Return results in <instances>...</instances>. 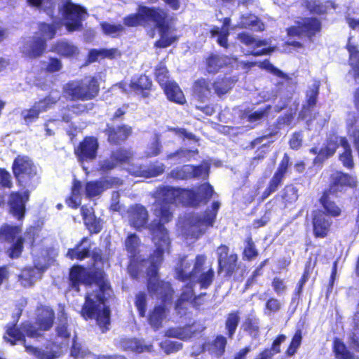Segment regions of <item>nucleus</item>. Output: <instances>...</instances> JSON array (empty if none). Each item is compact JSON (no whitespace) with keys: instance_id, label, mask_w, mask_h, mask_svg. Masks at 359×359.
<instances>
[{"instance_id":"obj_1","label":"nucleus","mask_w":359,"mask_h":359,"mask_svg":"<svg viewBox=\"0 0 359 359\" xmlns=\"http://www.w3.org/2000/svg\"><path fill=\"white\" fill-rule=\"evenodd\" d=\"M214 194L212 186L203 183L196 188L186 189L170 186H160L155 191L154 215L158 220L152 221L148 226L151 239L155 249L160 248L169 253L171 241L169 232L165 226L172 219L171 204H181L184 207L198 208L206 205Z\"/></svg>"},{"instance_id":"obj_52","label":"nucleus","mask_w":359,"mask_h":359,"mask_svg":"<svg viewBox=\"0 0 359 359\" xmlns=\"http://www.w3.org/2000/svg\"><path fill=\"white\" fill-rule=\"evenodd\" d=\"M298 197V189L293 184H287L283 188L281 198L285 206L296 202Z\"/></svg>"},{"instance_id":"obj_40","label":"nucleus","mask_w":359,"mask_h":359,"mask_svg":"<svg viewBox=\"0 0 359 359\" xmlns=\"http://www.w3.org/2000/svg\"><path fill=\"white\" fill-rule=\"evenodd\" d=\"M242 327L254 339H257L259 336V319L255 316H246L243 322Z\"/></svg>"},{"instance_id":"obj_51","label":"nucleus","mask_w":359,"mask_h":359,"mask_svg":"<svg viewBox=\"0 0 359 359\" xmlns=\"http://www.w3.org/2000/svg\"><path fill=\"white\" fill-rule=\"evenodd\" d=\"M302 330L298 328L295 330L291 341L285 350V354L287 357L293 356L298 351L302 342Z\"/></svg>"},{"instance_id":"obj_11","label":"nucleus","mask_w":359,"mask_h":359,"mask_svg":"<svg viewBox=\"0 0 359 359\" xmlns=\"http://www.w3.org/2000/svg\"><path fill=\"white\" fill-rule=\"evenodd\" d=\"M88 241V237H83L74 248H69L68 250L67 253V257L72 260L78 259L80 261L91 257L93 260V266H95L99 263L102 265L105 264L109 265V259L108 256L105 255L101 249L95 248L91 253L90 245L80 249L83 243L87 242Z\"/></svg>"},{"instance_id":"obj_37","label":"nucleus","mask_w":359,"mask_h":359,"mask_svg":"<svg viewBox=\"0 0 359 359\" xmlns=\"http://www.w3.org/2000/svg\"><path fill=\"white\" fill-rule=\"evenodd\" d=\"M166 308L165 305H156L149 313L147 320L148 323L157 330L162 326V322L165 316Z\"/></svg>"},{"instance_id":"obj_58","label":"nucleus","mask_w":359,"mask_h":359,"mask_svg":"<svg viewBox=\"0 0 359 359\" xmlns=\"http://www.w3.org/2000/svg\"><path fill=\"white\" fill-rule=\"evenodd\" d=\"M214 278L215 271L210 266L206 271L201 272L197 282L200 284L201 288L206 289L212 283Z\"/></svg>"},{"instance_id":"obj_57","label":"nucleus","mask_w":359,"mask_h":359,"mask_svg":"<svg viewBox=\"0 0 359 359\" xmlns=\"http://www.w3.org/2000/svg\"><path fill=\"white\" fill-rule=\"evenodd\" d=\"M101 28L104 34L112 37H117L124 31V27L121 24H111L107 22L101 23Z\"/></svg>"},{"instance_id":"obj_7","label":"nucleus","mask_w":359,"mask_h":359,"mask_svg":"<svg viewBox=\"0 0 359 359\" xmlns=\"http://www.w3.org/2000/svg\"><path fill=\"white\" fill-rule=\"evenodd\" d=\"M11 168L18 187L25 189H35L39 177L35 165L28 156H17Z\"/></svg>"},{"instance_id":"obj_10","label":"nucleus","mask_w":359,"mask_h":359,"mask_svg":"<svg viewBox=\"0 0 359 359\" xmlns=\"http://www.w3.org/2000/svg\"><path fill=\"white\" fill-rule=\"evenodd\" d=\"M61 4L59 11L67 20L65 27L72 32L82 28V20L86 14V10L83 6L72 2V0H58Z\"/></svg>"},{"instance_id":"obj_61","label":"nucleus","mask_w":359,"mask_h":359,"mask_svg":"<svg viewBox=\"0 0 359 359\" xmlns=\"http://www.w3.org/2000/svg\"><path fill=\"white\" fill-rule=\"evenodd\" d=\"M90 354L88 349L82 347L80 343L74 339L70 348V355L75 359H83Z\"/></svg>"},{"instance_id":"obj_2","label":"nucleus","mask_w":359,"mask_h":359,"mask_svg":"<svg viewBox=\"0 0 359 359\" xmlns=\"http://www.w3.org/2000/svg\"><path fill=\"white\" fill-rule=\"evenodd\" d=\"M68 288L76 292L81 291V285H97V289L88 292L80 310L81 316L86 320H95L102 333L110 329L111 309L106 305L113 292L108 276L103 268L88 269L83 265L72 266L69 272Z\"/></svg>"},{"instance_id":"obj_24","label":"nucleus","mask_w":359,"mask_h":359,"mask_svg":"<svg viewBox=\"0 0 359 359\" xmlns=\"http://www.w3.org/2000/svg\"><path fill=\"white\" fill-rule=\"evenodd\" d=\"M191 95L194 100L201 103L209 100L213 95L211 80L204 77L194 80L191 87Z\"/></svg>"},{"instance_id":"obj_29","label":"nucleus","mask_w":359,"mask_h":359,"mask_svg":"<svg viewBox=\"0 0 359 359\" xmlns=\"http://www.w3.org/2000/svg\"><path fill=\"white\" fill-rule=\"evenodd\" d=\"M189 282L182 286V292L175 302V309L178 314L186 315L188 310L187 303H190L194 297L195 282Z\"/></svg>"},{"instance_id":"obj_59","label":"nucleus","mask_w":359,"mask_h":359,"mask_svg":"<svg viewBox=\"0 0 359 359\" xmlns=\"http://www.w3.org/2000/svg\"><path fill=\"white\" fill-rule=\"evenodd\" d=\"M259 67L267 70L278 78L285 79L286 81H289L290 79V76L287 74L284 73L283 71L275 67L270 62L269 60H264L259 64Z\"/></svg>"},{"instance_id":"obj_62","label":"nucleus","mask_w":359,"mask_h":359,"mask_svg":"<svg viewBox=\"0 0 359 359\" xmlns=\"http://www.w3.org/2000/svg\"><path fill=\"white\" fill-rule=\"evenodd\" d=\"M287 339V337L284 334H279L276 337L273 339L271 347L264 348V349L269 353L272 357L275 355L280 353L281 351L280 345L283 342H284Z\"/></svg>"},{"instance_id":"obj_48","label":"nucleus","mask_w":359,"mask_h":359,"mask_svg":"<svg viewBox=\"0 0 359 359\" xmlns=\"http://www.w3.org/2000/svg\"><path fill=\"white\" fill-rule=\"evenodd\" d=\"M244 243L245 246L242 252L243 259L252 261L259 255V252L251 235L245 239Z\"/></svg>"},{"instance_id":"obj_45","label":"nucleus","mask_w":359,"mask_h":359,"mask_svg":"<svg viewBox=\"0 0 359 359\" xmlns=\"http://www.w3.org/2000/svg\"><path fill=\"white\" fill-rule=\"evenodd\" d=\"M227 344V340L223 335L219 334L212 340L211 343L208 344V351L210 354L217 357L222 356L224 352Z\"/></svg>"},{"instance_id":"obj_27","label":"nucleus","mask_w":359,"mask_h":359,"mask_svg":"<svg viewBox=\"0 0 359 359\" xmlns=\"http://www.w3.org/2000/svg\"><path fill=\"white\" fill-rule=\"evenodd\" d=\"M46 40L41 36H33L24 46L22 54L28 59H36L46 52Z\"/></svg>"},{"instance_id":"obj_63","label":"nucleus","mask_w":359,"mask_h":359,"mask_svg":"<svg viewBox=\"0 0 359 359\" xmlns=\"http://www.w3.org/2000/svg\"><path fill=\"white\" fill-rule=\"evenodd\" d=\"M348 53V64L354 69H359V50L355 45L348 43L346 46Z\"/></svg>"},{"instance_id":"obj_49","label":"nucleus","mask_w":359,"mask_h":359,"mask_svg":"<svg viewBox=\"0 0 359 359\" xmlns=\"http://www.w3.org/2000/svg\"><path fill=\"white\" fill-rule=\"evenodd\" d=\"M305 8L312 14L323 15L327 13V6L319 0H304Z\"/></svg>"},{"instance_id":"obj_60","label":"nucleus","mask_w":359,"mask_h":359,"mask_svg":"<svg viewBox=\"0 0 359 359\" xmlns=\"http://www.w3.org/2000/svg\"><path fill=\"white\" fill-rule=\"evenodd\" d=\"M109 156L118 165L119 164L128 162L130 158V154L128 150L125 149L118 148L114 151H112Z\"/></svg>"},{"instance_id":"obj_21","label":"nucleus","mask_w":359,"mask_h":359,"mask_svg":"<svg viewBox=\"0 0 359 359\" xmlns=\"http://www.w3.org/2000/svg\"><path fill=\"white\" fill-rule=\"evenodd\" d=\"M107 142L115 146H118L125 142L133 134V128L126 123L114 126L107 123L104 130Z\"/></svg>"},{"instance_id":"obj_25","label":"nucleus","mask_w":359,"mask_h":359,"mask_svg":"<svg viewBox=\"0 0 359 359\" xmlns=\"http://www.w3.org/2000/svg\"><path fill=\"white\" fill-rule=\"evenodd\" d=\"M220 207L219 201H214L211 205V209H206L203 217L192 215L188 219V224L190 227H200L205 226L212 227L216 220L217 215Z\"/></svg>"},{"instance_id":"obj_44","label":"nucleus","mask_w":359,"mask_h":359,"mask_svg":"<svg viewBox=\"0 0 359 359\" xmlns=\"http://www.w3.org/2000/svg\"><path fill=\"white\" fill-rule=\"evenodd\" d=\"M341 147L344 151L339 154V159L345 168L352 169L354 167L352 150L346 137L342 138Z\"/></svg>"},{"instance_id":"obj_41","label":"nucleus","mask_w":359,"mask_h":359,"mask_svg":"<svg viewBox=\"0 0 359 359\" xmlns=\"http://www.w3.org/2000/svg\"><path fill=\"white\" fill-rule=\"evenodd\" d=\"M140 245L141 240L135 233H129L125 239V249L133 259L139 254Z\"/></svg>"},{"instance_id":"obj_31","label":"nucleus","mask_w":359,"mask_h":359,"mask_svg":"<svg viewBox=\"0 0 359 359\" xmlns=\"http://www.w3.org/2000/svg\"><path fill=\"white\" fill-rule=\"evenodd\" d=\"M119 345L121 350L132 351L135 353L151 352L153 351L152 344H144L142 339L136 337L123 338L119 341Z\"/></svg>"},{"instance_id":"obj_9","label":"nucleus","mask_w":359,"mask_h":359,"mask_svg":"<svg viewBox=\"0 0 359 359\" xmlns=\"http://www.w3.org/2000/svg\"><path fill=\"white\" fill-rule=\"evenodd\" d=\"M55 312L48 306H41L38 309L35 324L27 322L26 330L32 339H39L44 336V332L49 331L54 325Z\"/></svg>"},{"instance_id":"obj_14","label":"nucleus","mask_w":359,"mask_h":359,"mask_svg":"<svg viewBox=\"0 0 359 359\" xmlns=\"http://www.w3.org/2000/svg\"><path fill=\"white\" fill-rule=\"evenodd\" d=\"M99 142L96 137L85 136L78 145L74 147V152L79 162H89L97 156Z\"/></svg>"},{"instance_id":"obj_64","label":"nucleus","mask_w":359,"mask_h":359,"mask_svg":"<svg viewBox=\"0 0 359 359\" xmlns=\"http://www.w3.org/2000/svg\"><path fill=\"white\" fill-rule=\"evenodd\" d=\"M189 165H184L181 167L172 169L169 176L175 180H187L190 179L189 175Z\"/></svg>"},{"instance_id":"obj_8","label":"nucleus","mask_w":359,"mask_h":359,"mask_svg":"<svg viewBox=\"0 0 359 359\" xmlns=\"http://www.w3.org/2000/svg\"><path fill=\"white\" fill-rule=\"evenodd\" d=\"M321 20L314 16L303 17L286 29L287 36L291 38L305 39L309 41L320 35L322 32Z\"/></svg>"},{"instance_id":"obj_38","label":"nucleus","mask_w":359,"mask_h":359,"mask_svg":"<svg viewBox=\"0 0 359 359\" xmlns=\"http://www.w3.org/2000/svg\"><path fill=\"white\" fill-rule=\"evenodd\" d=\"M52 51L61 57H73L78 54L77 48L67 41H56L51 47Z\"/></svg>"},{"instance_id":"obj_3","label":"nucleus","mask_w":359,"mask_h":359,"mask_svg":"<svg viewBox=\"0 0 359 359\" xmlns=\"http://www.w3.org/2000/svg\"><path fill=\"white\" fill-rule=\"evenodd\" d=\"M123 24L127 27H145L152 24L160 34L159 39L154 43L156 48H167L178 40L177 36H167L170 27V17L160 7L140 5L137 13L124 17Z\"/></svg>"},{"instance_id":"obj_4","label":"nucleus","mask_w":359,"mask_h":359,"mask_svg":"<svg viewBox=\"0 0 359 359\" xmlns=\"http://www.w3.org/2000/svg\"><path fill=\"white\" fill-rule=\"evenodd\" d=\"M165 252L160 248L154 249L148 257L149 265L146 271L148 292L151 295H158L161 303L165 306V304L172 302L174 294L171 283L169 281L161 280L158 275V271L163 262Z\"/></svg>"},{"instance_id":"obj_47","label":"nucleus","mask_w":359,"mask_h":359,"mask_svg":"<svg viewBox=\"0 0 359 359\" xmlns=\"http://www.w3.org/2000/svg\"><path fill=\"white\" fill-rule=\"evenodd\" d=\"M315 267V263L312 264L311 259L309 258L305 263L304 271L302 274L300 279L299 280L296 287L294 293L296 295L299 296L304 289V286L305 283L309 280L311 273H312L313 268Z\"/></svg>"},{"instance_id":"obj_33","label":"nucleus","mask_w":359,"mask_h":359,"mask_svg":"<svg viewBox=\"0 0 359 359\" xmlns=\"http://www.w3.org/2000/svg\"><path fill=\"white\" fill-rule=\"evenodd\" d=\"M161 88L169 101L182 105L186 103L184 93L176 81H170Z\"/></svg>"},{"instance_id":"obj_18","label":"nucleus","mask_w":359,"mask_h":359,"mask_svg":"<svg viewBox=\"0 0 359 359\" xmlns=\"http://www.w3.org/2000/svg\"><path fill=\"white\" fill-rule=\"evenodd\" d=\"M128 87L131 93L144 100L149 98L155 90L152 79L145 74L133 77Z\"/></svg>"},{"instance_id":"obj_43","label":"nucleus","mask_w":359,"mask_h":359,"mask_svg":"<svg viewBox=\"0 0 359 359\" xmlns=\"http://www.w3.org/2000/svg\"><path fill=\"white\" fill-rule=\"evenodd\" d=\"M271 109L270 104L266 105L253 112L245 111L242 114V118H246L250 123L259 122L268 117Z\"/></svg>"},{"instance_id":"obj_19","label":"nucleus","mask_w":359,"mask_h":359,"mask_svg":"<svg viewBox=\"0 0 359 359\" xmlns=\"http://www.w3.org/2000/svg\"><path fill=\"white\" fill-rule=\"evenodd\" d=\"M123 181L118 177H104L100 180H93L86 183L85 192L88 198L100 195L104 190L123 185Z\"/></svg>"},{"instance_id":"obj_53","label":"nucleus","mask_w":359,"mask_h":359,"mask_svg":"<svg viewBox=\"0 0 359 359\" xmlns=\"http://www.w3.org/2000/svg\"><path fill=\"white\" fill-rule=\"evenodd\" d=\"M25 238L22 236H19L17 239L11 244V245L7 249L6 253L8 256L11 259L19 258L24 249Z\"/></svg>"},{"instance_id":"obj_30","label":"nucleus","mask_w":359,"mask_h":359,"mask_svg":"<svg viewBox=\"0 0 359 359\" xmlns=\"http://www.w3.org/2000/svg\"><path fill=\"white\" fill-rule=\"evenodd\" d=\"M83 224L90 236L98 234L102 230V219L97 217L93 212H90L86 205L80 208Z\"/></svg>"},{"instance_id":"obj_17","label":"nucleus","mask_w":359,"mask_h":359,"mask_svg":"<svg viewBox=\"0 0 359 359\" xmlns=\"http://www.w3.org/2000/svg\"><path fill=\"white\" fill-rule=\"evenodd\" d=\"M237 58L217 53H210L203 59L205 70L211 75H215L223 69L229 67Z\"/></svg>"},{"instance_id":"obj_42","label":"nucleus","mask_w":359,"mask_h":359,"mask_svg":"<svg viewBox=\"0 0 359 359\" xmlns=\"http://www.w3.org/2000/svg\"><path fill=\"white\" fill-rule=\"evenodd\" d=\"M240 322V312L233 311L229 313L225 320V329L228 338L233 339Z\"/></svg>"},{"instance_id":"obj_46","label":"nucleus","mask_w":359,"mask_h":359,"mask_svg":"<svg viewBox=\"0 0 359 359\" xmlns=\"http://www.w3.org/2000/svg\"><path fill=\"white\" fill-rule=\"evenodd\" d=\"M61 26L60 22L57 21L54 23L49 24L47 22H40L38 25V29L40 34L45 37L44 39L51 40L55 38L57 31Z\"/></svg>"},{"instance_id":"obj_13","label":"nucleus","mask_w":359,"mask_h":359,"mask_svg":"<svg viewBox=\"0 0 359 359\" xmlns=\"http://www.w3.org/2000/svg\"><path fill=\"white\" fill-rule=\"evenodd\" d=\"M218 261L217 272H224V276L229 278L238 269V257L236 253L229 254V248L221 244L217 248Z\"/></svg>"},{"instance_id":"obj_23","label":"nucleus","mask_w":359,"mask_h":359,"mask_svg":"<svg viewBox=\"0 0 359 359\" xmlns=\"http://www.w3.org/2000/svg\"><path fill=\"white\" fill-rule=\"evenodd\" d=\"M332 221L322 210L314 211L312 215L313 234L316 238H325L330 233Z\"/></svg>"},{"instance_id":"obj_55","label":"nucleus","mask_w":359,"mask_h":359,"mask_svg":"<svg viewBox=\"0 0 359 359\" xmlns=\"http://www.w3.org/2000/svg\"><path fill=\"white\" fill-rule=\"evenodd\" d=\"M334 352L339 359H354V355L351 353L346 345L339 339L334 341Z\"/></svg>"},{"instance_id":"obj_39","label":"nucleus","mask_w":359,"mask_h":359,"mask_svg":"<svg viewBox=\"0 0 359 359\" xmlns=\"http://www.w3.org/2000/svg\"><path fill=\"white\" fill-rule=\"evenodd\" d=\"M154 76L161 88L172 81L170 80V73L164 60L160 61L155 66Z\"/></svg>"},{"instance_id":"obj_6","label":"nucleus","mask_w":359,"mask_h":359,"mask_svg":"<svg viewBox=\"0 0 359 359\" xmlns=\"http://www.w3.org/2000/svg\"><path fill=\"white\" fill-rule=\"evenodd\" d=\"M100 83L94 76L72 80L62 88L64 96L72 101H88L95 99L100 93Z\"/></svg>"},{"instance_id":"obj_35","label":"nucleus","mask_w":359,"mask_h":359,"mask_svg":"<svg viewBox=\"0 0 359 359\" xmlns=\"http://www.w3.org/2000/svg\"><path fill=\"white\" fill-rule=\"evenodd\" d=\"M40 273L39 269L34 266H27L21 269L18 275V281L24 287H32Z\"/></svg>"},{"instance_id":"obj_36","label":"nucleus","mask_w":359,"mask_h":359,"mask_svg":"<svg viewBox=\"0 0 359 359\" xmlns=\"http://www.w3.org/2000/svg\"><path fill=\"white\" fill-rule=\"evenodd\" d=\"M21 231L20 226L5 223L0 226V241L5 243H12L18 237L21 236Z\"/></svg>"},{"instance_id":"obj_5","label":"nucleus","mask_w":359,"mask_h":359,"mask_svg":"<svg viewBox=\"0 0 359 359\" xmlns=\"http://www.w3.org/2000/svg\"><path fill=\"white\" fill-rule=\"evenodd\" d=\"M27 322H23L20 327L17 326V322L9 323L6 325L5 332L3 339L11 346H15L18 342L24 346L25 351L36 359H54L57 358L56 351H44L39 347L27 344L26 337L31 338L26 330Z\"/></svg>"},{"instance_id":"obj_15","label":"nucleus","mask_w":359,"mask_h":359,"mask_svg":"<svg viewBox=\"0 0 359 359\" xmlns=\"http://www.w3.org/2000/svg\"><path fill=\"white\" fill-rule=\"evenodd\" d=\"M355 187L356 181L353 177L348 173L335 170L330 174L328 179L327 189H325L324 191L330 193L332 196H337L339 192Z\"/></svg>"},{"instance_id":"obj_28","label":"nucleus","mask_w":359,"mask_h":359,"mask_svg":"<svg viewBox=\"0 0 359 359\" xmlns=\"http://www.w3.org/2000/svg\"><path fill=\"white\" fill-rule=\"evenodd\" d=\"M344 137H340L336 132L330 133L318 151V158L320 161H325L334 156L339 146H341V140Z\"/></svg>"},{"instance_id":"obj_56","label":"nucleus","mask_w":359,"mask_h":359,"mask_svg":"<svg viewBox=\"0 0 359 359\" xmlns=\"http://www.w3.org/2000/svg\"><path fill=\"white\" fill-rule=\"evenodd\" d=\"M238 39L247 46H252L253 48H258L266 44L265 40L255 39L251 34L247 32H241L238 34Z\"/></svg>"},{"instance_id":"obj_12","label":"nucleus","mask_w":359,"mask_h":359,"mask_svg":"<svg viewBox=\"0 0 359 359\" xmlns=\"http://www.w3.org/2000/svg\"><path fill=\"white\" fill-rule=\"evenodd\" d=\"M30 191L25 189L23 191H11L8 195V212L18 221L22 222L27 212V203L29 200Z\"/></svg>"},{"instance_id":"obj_20","label":"nucleus","mask_w":359,"mask_h":359,"mask_svg":"<svg viewBox=\"0 0 359 359\" xmlns=\"http://www.w3.org/2000/svg\"><path fill=\"white\" fill-rule=\"evenodd\" d=\"M58 102V98L47 95L36 102L34 105L21 112V116L27 124L36 121L41 112L46 111Z\"/></svg>"},{"instance_id":"obj_50","label":"nucleus","mask_w":359,"mask_h":359,"mask_svg":"<svg viewBox=\"0 0 359 359\" xmlns=\"http://www.w3.org/2000/svg\"><path fill=\"white\" fill-rule=\"evenodd\" d=\"M241 23L243 28H255V29L259 32L264 31L265 28L263 22L257 16L252 14L243 16Z\"/></svg>"},{"instance_id":"obj_32","label":"nucleus","mask_w":359,"mask_h":359,"mask_svg":"<svg viewBox=\"0 0 359 359\" xmlns=\"http://www.w3.org/2000/svg\"><path fill=\"white\" fill-rule=\"evenodd\" d=\"M206 259L207 257L205 255H197L195 257L191 271L186 273L183 269H178L176 271L177 279L182 282L191 280L194 276H196L202 271Z\"/></svg>"},{"instance_id":"obj_22","label":"nucleus","mask_w":359,"mask_h":359,"mask_svg":"<svg viewBox=\"0 0 359 359\" xmlns=\"http://www.w3.org/2000/svg\"><path fill=\"white\" fill-rule=\"evenodd\" d=\"M128 221L131 227L138 231L148 227L149 213L147 208L139 203L131 205L128 210Z\"/></svg>"},{"instance_id":"obj_34","label":"nucleus","mask_w":359,"mask_h":359,"mask_svg":"<svg viewBox=\"0 0 359 359\" xmlns=\"http://www.w3.org/2000/svg\"><path fill=\"white\" fill-rule=\"evenodd\" d=\"M330 193L323 191L319 203L323 208L325 215L332 217H337L341 215V210L337 203L330 199Z\"/></svg>"},{"instance_id":"obj_16","label":"nucleus","mask_w":359,"mask_h":359,"mask_svg":"<svg viewBox=\"0 0 359 359\" xmlns=\"http://www.w3.org/2000/svg\"><path fill=\"white\" fill-rule=\"evenodd\" d=\"M290 158L287 154H285L278 164L277 170L269 182V184L261 196L259 198V202L265 201L270 195L276 192L278 187L282 184L283 180L287 173L289 166Z\"/></svg>"},{"instance_id":"obj_54","label":"nucleus","mask_w":359,"mask_h":359,"mask_svg":"<svg viewBox=\"0 0 359 359\" xmlns=\"http://www.w3.org/2000/svg\"><path fill=\"white\" fill-rule=\"evenodd\" d=\"M134 304L137 310L139 317H145L147 313V295L144 292L141 291L135 294Z\"/></svg>"},{"instance_id":"obj_26","label":"nucleus","mask_w":359,"mask_h":359,"mask_svg":"<svg viewBox=\"0 0 359 359\" xmlns=\"http://www.w3.org/2000/svg\"><path fill=\"white\" fill-rule=\"evenodd\" d=\"M237 79L233 76L219 75L211 81L212 94L223 99L233 88Z\"/></svg>"}]
</instances>
